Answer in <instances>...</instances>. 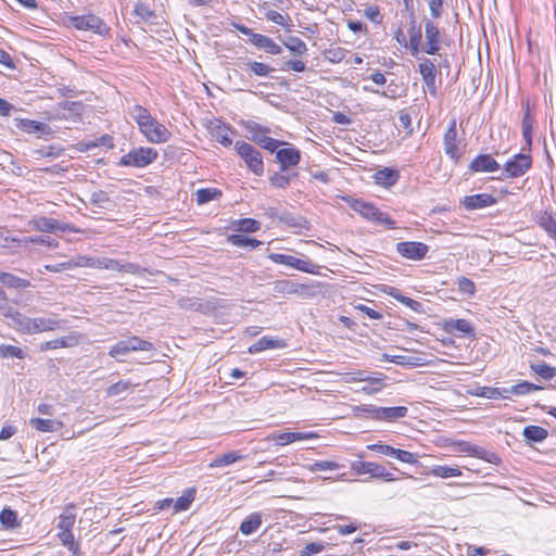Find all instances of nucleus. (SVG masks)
Masks as SVG:
<instances>
[{"label":"nucleus","instance_id":"obj_1","mask_svg":"<svg viewBox=\"0 0 556 556\" xmlns=\"http://www.w3.org/2000/svg\"><path fill=\"white\" fill-rule=\"evenodd\" d=\"M131 117L136 121L139 130L149 142L159 144L167 142L170 139L172 132L165 125L152 117L146 108L135 105L131 110Z\"/></svg>","mask_w":556,"mask_h":556},{"label":"nucleus","instance_id":"obj_2","mask_svg":"<svg viewBox=\"0 0 556 556\" xmlns=\"http://www.w3.org/2000/svg\"><path fill=\"white\" fill-rule=\"evenodd\" d=\"M343 200L353 211L358 213L365 219L372 222L377 225L384 226L388 229L395 228V220L392 219L388 213L380 211L372 203L366 202L362 199H355L352 197H345L343 198Z\"/></svg>","mask_w":556,"mask_h":556},{"label":"nucleus","instance_id":"obj_3","mask_svg":"<svg viewBox=\"0 0 556 556\" xmlns=\"http://www.w3.org/2000/svg\"><path fill=\"white\" fill-rule=\"evenodd\" d=\"M154 350L152 342L143 340L137 336H132L113 344L109 351V355L117 361H122V358L130 352H153Z\"/></svg>","mask_w":556,"mask_h":556},{"label":"nucleus","instance_id":"obj_4","mask_svg":"<svg viewBox=\"0 0 556 556\" xmlns=\"http://www.w3.org/2000/svg\"><path fill=\"white\" fill-rule=\"evenodd\" d=\"M157 156L159 153L155 149L149 147H139L124 154L119 159L118 165L124 167L143 168L152 164L157 159Z\"/></svg>","mask_w":556,"mask_h":556},{"label":"nucleus","instance_id":"obj_5","mask_svg":"<svg viewBox=\"0 0 556 556\" xmlns=\"http://www.w3.org/2000/svg\"><path fill=\"white\" fill-rule=\"evenodd\" d=\"M235 150L254 175L262 176L264 174L263 156L254 146L245 141H237Z\"/></svg>","mask_w":556,"mask_h":556},{"label":"nucleus","instance_id":"obj_6","mask_svg":"<svg viewBox=\"0 0 556 556\" xmlns=\"http://www.w3.org/2000/svg\"><path fill=\"white\" fill-rule=\"evenodd\" d=\"M351 470L358 476L369 475L370 478L381 479L386 482H393L396 480L394 473L389 471L384 466L365 460H353L351 463Z\"/></svg>","mask_w":556,"mask_h":556},{"label":"nucleus","instance_id":"obj_7","mask_svg":"<svg viewBox=\"0 0 556 556\" xmlns=\"http://www.w3.org/2000/svg\"><path fill=\"white\" fill-rule=\"evenodd\" d=\"M532 156L530 153H517L506 161L503 165V176L505 178H519L532 167Z\"/></svg>","mask_w":556,"mask_h":556},{"label":"nucleus","instance_id":"obj_8","mask_svg":"<svg viewBox=\"0 0 556 556\" xmlns=\"http://www.w3.org/2000/svg\"><path fill=\"white\" fill-rule=\"evenodd\" d=\"M71 25L78 30H91L100 36H108L110 27L105 22L94 14L76 15L71 17Z\"/></svg>","mask_w":556,"mask_h":556},{"label":"nucleus","instance_id":"obj_9","mask_svg":"<svg viewBox=\"0 0 556 556\" xmlns=\"http://www.w3.org/2000/svg\"><path fill=\"white\" fill-rule=\"evenodd\" d=\"M454 446L456 452L479 458L489 464L498 465L501 463V457L495 452L489 451L468 441H457L454 443Z\"/></svg>","mask_w":556,"mask_h":556},{"label":"nucleus","instance_id":"obj_10","mask_svg":"<svg viewBox=\"0 0 556 556\" xmlns=\"http://www.w3.org/2000/svg\"><path fill=\"white\" fill-rule=\"evenodd\" d=\"M268 258L275 264L289 266V267H292L294 269H298V270L306 273V274H313V275L319 274L318 265H315L312 262L306 261V260H301V258L294 257L292 255L281 254V253H270L268 255Z\"/></svg>","mask_w":556,"mask_h":556},{"label":"nucleus","instance_id":"obj_11","mask_svg":"<svg viewBox=\"0 0 556 556\" xmlns=\"http://www.w3.org/2000/svg\"><path fill=\"white\" fill-rule=\"evenodd\" d=\"M29 225L37 231L41 232H79L77 228L70 224L60 223L58 219L39 216L35 217L29 222Z\"/></svg>","mask_w":556,"mask_h":556},{"label":"nucleus","instance_id":"obj_12","mask_svg":"<svg viewBox=\"0 0 556 556\" xmlns=\"http://www.w3.org/2000/svg\"><path fill=\"white\" fill-rule=\"evenodd\" d=\"M459 140L457 138V123L456 118L448 122L447 129L443 136V147L445 154L454 162L458 163L460 160V152L458 147Z\"/></svg>","mask_w":556,"mask_h":556},{"label":"nucleus","instance_id":"obj_13","mask_svg":"<svg viewBox=\"0 0 556 556\" xmlns=\"http://www.w3.org/2000/svg\"><path fill=\"white\" fill-rule=\"evenodd\" d=\"M281 147L276 151V162L279 164L281 172H287L300 164L301 151L288 142H285Z\"/></svg>","mask_w":556,"mask_h":556},{"label":"nucleus","instance_id":"obj_14","mask_svg":"<svg viewBox=\"0 0 556 556\" xmlns=\"http://www.w3.org/2000/svg\"><path fill=\"white\" fill-rule=\"evenodd\" d=\"M396 252L405 258L421 261L429 252V247L424 242L404 241L396 244Z\"/></svg>","mask_w":556,"mask_h":556},{"label":"nucleus","instance_id":"obj_15","mask_svg":"<svg viewBox=\"0 0 556 556\" xmlns=\"http://www.w3.org/2000/svg\"><path fill=\"white\" fill-rule=\"evenodd\" d=\"M426 46L422 51L427 54L434 55L441 49V33L439 27L430 20L425 21Z\"/></svg>","mask_w":556,"mask_h":556},{"label":"nucleus","instance_id":"obj_16","mask_svg":"<svg viewBox=\"0 0 556 556\" xmlns=\"http://www.w3.org/2000/svg\"><path fill=\"white\" fill-rule=\"evenodd\" d=\"M442 329L450 334L459 333L462 337L473 338L476 336V329L470 321L463 318H448L442 324Z\"/></svg>","mask_w":556,"mask_h":556},{"label":"nucleus","instance_id":"obj_17","mask_svg":"<svg viewBox=\"0 0 556 556\" xmlns=\"http://www.w3.org/2000/svg\"><path fill=\"white\" fill-rule=\"evenodd\" d=\"M498 162L486 153H480L471 160L468 169L471 173H494L500 169Z\"/></svg>","mask_w":556,"mask_h":556},{"label":"nucleus","instance_id":"obj_18","mask_svg":"<svg viewBox=\"0 0 556 556\" xmlns=\"http://www.w3.org/2000/svg\"><path fill=\"white\" fill-rule=\"evenodd\" d=\"M497 203V199L490 193H477L466 195L460 201V204L467 211H476L492 206Z\"/></svg>","mask_w":556,"mask_h":556},{"label":"nucleus","instance_id":"obj_19","mask_svg":"<svg viewBox=\"0 0 556 556\" xmlns=\"http://www.w3.org/2000/svg\"><path fill=\"white\" fill-rule=\"evenodd\" d=\"M314 432H271L266 440L274 441L278 446H286L296 441L316 438Z\"/></svg>","mask_w":556,"mask_h":556},{"label":"nucleus","instance_id":"obj_20","mask_svg":"<svg viewBox=\"0 0 556 556\" xmlns=\"http://www.w3.org/2000/svg\"><path fill=\"white\" fill-rule=\"evenodd\" d=\"M407 33L409 37L408 49L410 54L418 58L419 53L422 51V33L421 26L417 24L415 16L410 17Z\"/></svg>","mask_w":556,"mask_h":556},{"label":"nucleus","instance_id":"obj_21","mask_svg":"<svg viewBox=\"0 0 556 556\" xmlns=\"http://www.w3.org/2000/svg\"><path fill=\"white\" fill-rule=\"evenodd\" d=\"M233 131L235 129L231 126L217 119L215 125L211 128V136L216 142L220 143L222 146L230 147L232 144L230 134H232Z\"/></svg>","mask_w":556,"mask_h":556},{"label":"nucleus","instance_id":"obj_22","mask_svg":"<svg viewBox=\"0 0 556 556\" xmlns=\"http://www.w3.org/2000/svg\"><path fill=\"white\" fill-rule=\"evenodd\" d=\"M287 343L283 339L262 337L248 349L250 354H256L266 350L283 349Z\"/></svg>","mask_w":556,"mask_h":556},{"label":"nucleus","instance_id":"obj_23","mask_svg":"<svg viewBox=\"0 0 556 556\" xmlns=\"http://www.w3.org/2000/svg\"><path fill=\"white\" fill-rule=\"evenodd\" d=\"M374 178L377 185L389 188L397 184L400 179V172L396 168L384 167L377 170Z\"/></svg>","mask_w":556,"mask_h":556},{"label":"nucleus","instance_id":"obj_24","mask_svg":"<svg viewBox=\"0 0 556 556\" xmlns=\"http://www.w3.org/2000/svg\"><path fill=\"white\" fill-rule=\"evenodd\" d=\"M249 41L257 47L258 49H263L265 50L267 53H270V54H280L282 52V49L279 45H277L270 37H267L265 35H262V34H255L252 36L251 39H249Z\"/></svg>","mask_w":556,"mask_h":556},{"label":"nucleus","instance_id":"obj_25","mask_svg":"<svg viewBox=\"0 0 556 556\" xmlns=\"http://www.w3.org/2000/svg\"><path fill=\"white\" fill-rule=\"evenodd\" d=\"M522 435L527 444L542 443L548 437V431L540 426L529 425L522 430Z\"/></svg>","mask_w":556,"mask_h":556},{"label":"nucleus","instance_id":"obj_26","mask_svg":"<svg viewBox=\"0 0 556 556\" xmlns=\"http://www.w3.org/2000/svg\"><path fill=\"white\" fill-rule=\"evenodd\" d=\"M64 321L54 317L33 318V334L62 328Z\"/></svg>","mask_w":556,"mask_h":556},{"label":"nucleus","instance_id":"obj_27","mask_svg":"<svg viewBox=\"0 0 556 556\" xmlns=\"http://www.w3.org/2000/svg\"><path fill=\"white\" fill-rule=\"evenodd\" d=\"M76 520L75 505L67 504L59 516L56 528L59 532L72 531Z\"/></svg>","mask_w":556,"mask_h":556},{"label":"nucleus","instance_id":"obj_28","mask_svg":"<svg viewBox=\"0 0 556 556\" xmlns=\"http://www.w3.org/2000/svg\"><path fill=\"white\" fill-rule=\"evenodd\" d=\"M16 127L20 130L25 131L27 134H50V127L48 124L28 118L18 119L16 123Z\"/></svg>","mask_w":556,"mask_h":556},{"label":"nucleus","instance_id":"obj_29","mask_svg":"<svg viewBox=\"0 0 556 556\" xmlns=\"http://www.w3.org/2000/svg\"><path fill=\"white\" fill-rule=\"evenodd\" d=\"M262 522L263 518L261 513H252L242 520L239 530L243 535H251L260 529Z\"/></svg>","mask_w":556,"mask_h":556},{"label":"nucleus","instance_id":"obj_30","mask_svg":"<svg viewBox=\"0 0 556 556\" xmlns=\"http://www.w3.org/2000/svg\"><path fill=\"white\" fill-rule=\"evenodd\" d=\"M29 425L40 432H56L63 428V422L54 419L31 418Z\"/></svg>","mask_w":556,"mask_h":556},{"label":"nucleus","instance_id":"obj_31","mask_svg":"<svg viewBox=\"0 0 556 556\" xmlns=\"http://www.w3.org/2000/svg\"><path fill=\"white\" fill-rule=\"evenodd\" d=\"M521 129H522V138L525 140L526 147L522 149L523 151H531L532 147V130H533V117L530 113L529 108L523 113L521 121Z\"/></svg>","mask_w":556,"mask_h":556},{"label":"nucleus","instance_id":"obj_32","mask_svg":"<svg viewBox=\"0 0 556 556\" xmlns=\"http://www.w3.org/2000/svg\"><path fill=\"white\" fill-rule=\"evenodd\" d=\"M245 456L240 454L238 451H230L223 455H219L212 459V462L208 464L210 468H217V467H225L232 465L239 460L244 459Z\"/></svg>","mask_w":556,"mask_h":556},{"label":"nucleus","instance_id":"obj_33","mask_svg":"<svg viewBox=\"0 0 556 556\" xmlns=\"http://www.w3.org/2000/svg\"><path fill=\"white\" fill-rule=\"evenodd\" d=\"M0 282L10 289H27L30 287V281L20 278L13 274L0 271Z\"/></svg>","mask_w":556,"mask_h":556},{"label":"nucleus","instance_id":"obj_34","mask_svg":"<svg viewBox=\"0 0 556 556\" xmlns=\"http://www.w3.org/2000/svg\"><path fill=\"white\" fill-rule=\"evenodd\" d=\"M10 318L13 321L14 327L16 328L17 331L26 334H33V318L17 311H13Z\"/></svg>","mask_w":556,"mask_h":556},{"label":"nucleus","instance_id":"obj_35","mask_svg":"<svg viewBox=\"0 0 556 556\" xmlns=\"http://www.w3.org/2000/svg\"><path fill=\"white\" fill-rule=\"evenodd\" d=\"M227 241L238 248H250L251 250L258 248L262 242L255 238H250L242 233H233L227 237Z\"/></svg>","mask_w":556,"mask_h":556},{"label":"nucleus","instance_id":"obj_36","mask_svg":"<svg viewBox=\"0 0 556 556\" xmlns=\"http://www.w3.org/2000/svg\"><path fill=\"white\" fill-rule=\"evenodd\" d=\"M242 70H249L252 74L257 77H268L275 70L266 63L247 60L240 66Z\"/></svg>","mask_w":556,"mask_h":556},{"label":"nucleus","instance_id":"obj_37","mask_svg":"<svg viewBox=\"0 0 556 556\" xmlns=\"http://www.w3.org/2000/svg\"><path fill=\"white\" fill-rule=\"evenodd\" d=\"M472 394L491 400L508 399L507 388L479 387Z\"/></svg>","mask_w":556,"mask_h":556},{"label":"nucleus","instance_id":"obj_38","mask_svg":"<svg viewBox=\"0 0 556 556\" xmlns=\"http://www.w3.org/2000/svg\"><path fill=\"white\" fill-rule=\"evenodd\" d=\"M0 522H1V526L8 530L16 529L21 526V521L18 520L17 513L10 507H4L0 511Z\"/></svg>","mask_w":556,"mask_h":556},{"label":"nucleus","instance_id":"obj_39","mask_svg":"<svg viewBox=\"0 0 556 556\" xmlns=\"http://www.w3.org/2000/svg\"><path fill=\"white\" fill-rule=\"evenodd\" d=\"M231 227L239 232H256L261 229V223L254 218H241L233 220Z\"/></svg>","mask_w":556,"mask_h":556},{"label":"nucleus","instance_id":"obj_40","mask_svg":"<svg viewBox=\"0 0 556 556\" xmlns=\"http://www.w3.org/2000/svg\"><path fill=\"white\" fill-rule=\"evenodd\" d=\"M407 412L405 406L381 407L379 420L394 421L404 418Z\"/></svg>","mask_w":556,"mask_h":556},{"label":"nucleus","instance_id":"obj_41","mask_svg":"<svg viewBox=\"0 0 556 556\" xmlns=\"http://www.w3.org/2000/svg\"><path fill=\"white\" fill-rule=\"evenodd\" d=\"M136 384L131 380H119L116 383L111 384L106 390L105 393L109 397L112 396H118L124 393L128 394L132 391V388Z\"/></svg>","mask_w":556,"mask_h":556},{"label":"nucleus","instance_id":"obj_42","mask_svg":"<svg viewBox=\"0 0 556 556\" xmlns=\"http://www.w3.org/2000/svg\"><path fill=\"white\" fill-rule=\"evenodd\" d=\"M319 293L318 283H299L294 281L293 294L299 295L303 299H313Z\"/></svg>","mask_w":556,"mask_h":556},{"label":"nucleus","instance_id":"obj_43","mask_svg":"<svg viewBox=\"0 0 556 556\" xmlns=\"http://www.w3.org/2000/svg\"><path fill=\"white\" fill-rule=\"evenodd\" d=\"M77 344V339L74 336H67L54 340L47 341L41 344L40 350L47 351V350H55L60 348H70Z\"/></svg>","mask_w":556,"mask_h":556},{"label":"nucleus","instance_id":"obj_44","mask_svg":"<svg viewBox=\"0 0 556 556\" xmlns=\"http://www.w3.org/2000/svg\"><path fill=\"white\" fill-rule=\"evenodd\" d=\"M382 361H388V362L394 363L396 365L408 366V367H415V366H419L421 364L419 362L420 359L415 356L390 355L388 353L382 354Z\"/></svg>","mask_w":556,"mask_h":556},{"label":"nucleus","instance_id":"obj_45","mask_svg":"<svg viewBox=\"0 0 556 556\" xmlns=\"http://www.w3.org/2000/svg\"><path fill=\"white\" fill-rule=\"evenodd\" d=\"M245 130L250 135V139L255 143L258 139H261L264 135H268L270 129L266 126H263L254 121H248L244 125Z\"/></svg>","mask_w":556,"mask_h":556},{"label":"nucleus","instance_id":"obj_46","mask_svg":"<svg viewBox=\"0 0 556 556\" xmlns=\"http://www.w3.org/2000/svg\"><path fill=\"white\" fill-rule=\"evenodd\" d=\"M295 177H298V173H293L292 175H286L281 170L275 172L269 177V182L275 188L287 189L291 185L292 179Z\"/></svg>","mask_w":556,"mask_h":556},{"label":"nucleus","instance_id":"obj_47","mask_svg":"<svg viewBox=\"0 0 556 556\" xmlns=\"http://www.w3.org/2000/svg\"><path fill=\"white\" fill-rule=\"evenodd\" d=\"M543 387L534 384L529 381H522L517 384L511 386L509 389H507L508 395L515 394V395H527L531 392L542 390Z\"/></svg>","mask_w":556,"mask_h":556},{"label":"nucleus","instance_id":"obj_48","mask_svg":"<svg viewBox=\"0 0 556 556\" xmlns=\"http://www.w3.org/2000/svg\"><path fill=\"white\" fill-rule=\"evenodd\" d=\"M283 45L295 55L302 56L307 52L306 43L299 37L290 36Z\"/></svg>","mask_w":556,"mask_h":556},{"label":"nucleus","instance_id":"obj_49","mask_svg":"<svg viewBox=\"0 0 556 556\" xmlns=\"http://www.w3.org/2000/svg\"><path fill=\"white\" fill-rule=\"evenodd\" d=\"M198 204H206L213 200H217L222 197V191L216 188H202L197 191Z\"/></svg>","mask_w":556,"mask_h":556},{"label":"nucleus","instance_id":"obj_50","mask_svg":"<svg viewBox=\"0 0 556 556\" xmlns=\"http://www.w3.org/2000/svg\"><path fill=\"white\" fill-rule=\"evenodd\" d=\"M135 15L142 22H153L156 18L155 12L143 2H138L134 9Z\"/></svg>","mask_w":556,"mask_h":556},{"label":"nucleus","instance_id":"obj_51","mask_svg":"<svg viewBox=\"0 0 556 556\" xmlns=\"http://www.w3.org/2000/svg\"><path fill=\"white\" fill-rule=\"evenodd\" d=\"M431 473L435 477L447 479L454 477H460L462 471L458 467H450V466H434L431 469Z\"/></svg>","mask_w":556,"mask_h":556},{"label":"nucleus","instance_id":"obj_52","mask_svg":"<svg viewBox=\"0 0 556 556\" xmlns=\"http://www.w3.org/2000/svg\"><path fill=\"white\" fill-rule=\"evenodd\" d=\"M341 468V465L333 460H316L307 465V469L311 472L317 471H333Z\"/></svg>","mask_w":556,"mask_h":556},{"label":"nucleus","instance_id":"obj_53","mask_svg":"<svg viewBox=\"0 0 556 556\" xmlns=\"http://www.w3.org/2000/svg\"><path fill=\"white\" fill-rule=\"evenodd\" d=\"M194 500V490H188L181 496H179L176 501H174V511L179 513L187 510L191 503Z\"/></svg>","mask_w":556,"mask_h":556},{"label":"nucleus","instance_id":"obj_54","mask_svg":"<svg viewBox=\"0 0 556 556\" xmlns=\"http://www.w3.org/2000/svg\"><path fill=\"white\" fill-rule=\"evenodd\" d=\"M531 369L545 380H551L556 375V368L544 362L531 365Z\"/></svg>","mask_w":556,"mask_h":556},{"label":"nucleus","instance_id":"obj_55","mask_svg":"<svg viewBox=\"0 0 556 556\" xmlns=\"http://www.w3.org/2000/svg\"><path fill=\"white\" fill-rule=\"evenodd\" d=\"M0 357L2 358H18L23 359L25 357L24 351L15 345L10 344H1L0 345Z\"/></svg>","mask_w":556,"mask_h":556},{"label":"nucleus","instance_id":"obj_56","mask_svg":"<svg viewBox=\"0 0 556 556\" xmlns=\"http://www.w3.org/2000/svg\"><path fill=\"white\" fill-rule=\"evenodd\" d=\"M354 412L357 416L367 415L375 420H379L381 407L372 404H363L354 407Z\"/></svg>","mask_w":556,"mask_h":556},{"label":"nucleus","instance_id":"obj_57","mask_svg":"<svg viewBox=\"0 0 556 556\" xmlns=\"http://www.w3.org/2000/svg\"><path fill=\"white\" fill-rule=\"evenodd\" d=\"M418 71L422 77V80L437 77V68L434 63L430 59H424L418 65Z\"/></svg>","mask_w":556,"mask_h":556},{"label":"nucleus","instance_id":"obj_58","mask_svg":"<svg viewBox=\"0 0 556 556\" xmlns=\"http://www.w3.org/2000/svg\"><path fill=\"white\" fill-rule=\"evenodd\" d=\"M279 220L285 223L289 227L299 229L303 228L304 224L306 223L305 219H303L302 217L295 216L288 211L281 212Z\"/></svg>","mask_w":556,"mask_h":556},{"label":"nucleus","instance_id":"obj_59","mask_svg":"<svg viewBox=\"0 0 556 556\" xmlns=\"http://www.w3.org/2000/svg\"><path fill=\"white\" fill-rule=\"evenodd\" d=\"M294 281L292 280H277L273 283V290L278 294H293Z\"/></svg>","mask_w":556,"mask_h":556},{"label":"nucleus","instance_id":"obj_60","mask_svg":"<svg viewBox=\"0 0 556 556\" xmlns=\"http://www.w3.org/2000/svg\"><path fill=\"white\" fill-rule=\"evenodd\" d=\"M394 458L402 463L410 464V465H417L419 464L418 455L405 450L396 448Z\"/></svg>","mask_w":556,"mask_h":556},{"label":"nucleus","instance_id":"obj_61","mask_svg":"<svg viewBox=\"0 0 556 556\" xmlns=\"http://www.w3.org/2000/svg\"><path fill=\"white\" fill-rule=\"evenodd\" d=\"M364 16L374 24L380 25L383 21V15L380 13L378 5H369L364 10Z\"/></svg>","mask_w":556,"mask_h":556},{"label":"nucleus","instance_id":"obj_62","mask_svg":"<svg viewBox=\"0 0 556 556\" xmlns=\"http://www.w3.org/2000/svg\"><path fill=\"white\" fill-rule=\"evenodd\" d=\"M368 450L376 452L381 455L394 457L396 448L381 442L374 443L367 446Z\"/></svg>","mask_w":556,"mask_h":556},{"label":"nucleus","instance_id":"obj_63","mask_svg":"<svg viewBox=\"0 0 556 556\" xmlns=\"http://www.w3.org/2000/svg\"><path fill=\"white\" fill-rule=\"evenodd\" d=\"M27 241L34 244L47 245L48 248L52 249L59 247V242L55 239H52L51 237L48 236H33L29 237Z\"/></svg>","mask_w":556,"mask_h":556},{"label":"nucleus","instance_id":"obj_64","mask_svg":"<svg viewBox=\"0 0 556 556\" xmlns=\"http://www.w3.org/2000/svg\"><path fill=\"white\" fill-rule=\"evenodd\" d=\"M457 286L460 292L472 295L476 291V286L472 280L467 277H459L457 279Z\"/></svg>","mask_w":556,"mask_h":556}]
</instances>
